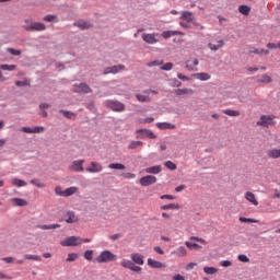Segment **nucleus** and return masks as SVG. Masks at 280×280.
Here are the masks:
<instances>
[{
    "instance_id": "obj_59",
    "label": "nucleus",
    "mask_w": 280,
    "mask_h": 280,
    "mask_svg": "<svg viewBox=\"0 0 280 280\" xmlns=\"http://www.w3.org/2000/svg\"><path fill=\"white\" fill-rule=\"evenodd\" d=\"M189 23H191V22H187L185 20H180L179 25L182 27H185L186 30H189V27H190Z\"/></svg>"
},
{
    "instance_id": "obj_21",
    "label": "nucleus",
    "mask_w": 280,
    "mask_h": 280,
    "mask_svg": "<svg viewBox=\"0 0 280 280\" xmlns=\"http://www.w3.org/2000/svg\"><path fill=\"white\" fill-rule=\"evenodd\" d=\"M258 84H270L272 82V77L269 74H262L257 78Z\"/></svg>"
},
{
    "instance_id": "obj_27",
    "label": "nucleus",
    "mask_w": 280,
    "mask_h": 280,
    "mask_svg": "<svg viewBox=\"0 0 280 280\" xmlns=\"http://www.w3.org/2000/svg\"><path fill=\"white\" fill-rule=\"evenodd\" d=\"M24 30L27 32H34L36 30V23L32 20H25V24L23 25Z\"/></svg>"
},
{
    "instance_id": "obj_61",
    "label": "nucleus",
    "mask_w": 280,
    "mask_h": 280,
    "mask_svg": "<svg viewBox=\"0 0 280 280\" xmlns=\"http://www.w3.org/2000/svg\"><path fill=\"white\" fill-rule=\"evenodd\" d=\"M221 266L223 268H230V266H233V262H231L230 260H223L221 261Z\"/></svg>"
},
{
    "instance_id": "obj_36",
    "label": "nucleus",
    "mask_w": 280,
    "mask_h": 280,
    "mask_svg": "<svg viewBox=\"0 0 280 280\" xmlns=\"http://www.w3.org/2000/svg\"><path fill=\"white\" fill-rule=\"evenodd\" d=\"M238 12L244 14V16H248V14H250V8L248 5H240Z\"/></svg>"
},
{
    "instance_id": "obj_26",
    "label": "nucleus",
    "mask_w": 280,
    "mask_h": 280,
    "mask_svg": "<svg viewBox=\"0 0 280 280\" xmlns=\"http://www.w3.org/2000/svg\"><path fill=\"white\" fill-rule=\"evenodd\" d=\"M75 27H80V30H89L92 27L91 23L84 21V20H80L78 22L74 23Z\"/></svg>"
},
{
    "instance_id": "obj_24",
    "label": "nucleus",
    "mask_w": 280,
    "mask_h": 280,
    "mask_svg": "<svg viewBox=\"0 0 280 280\" xmlns=\"http://www.w3.org/2000/svg\"><path fill=\"white\" fill-rule=\"evenodd\" d=\"M180 21H187V23H192L194 21V13L189 11H184L180 16Z\"/></svg>"
},
{
    "instance_id": "obj_43",
    "label": "nucleus",
    "mask_w": 280,
    "mask_h": 280,
    "mask_svg": "<svg viewBox=\"0 0 280 280\" xmlns=\"http://www.w3.org/2000/svg\"><path fill=\"white\" fill-rule=\"evenodd\" d=\"M238 220H240V222L254 223V224H257V222H259L256 219H250V218H245V217H241Z\"/></svg>"
},
{
    "instance_id": "obj_13",
    "label": "nucleus",
    "mask_w": 280,
    "mask_h": 280,
    "mask_svg": "<svg viewBox=\"0 0 280 280\" xmlns=\"http://www.w3.org/2000/svg\"><path fill=\"white\" fill-rule=\"evenodd\" d=\"M225 43L222 39H219L214 43H209L208 48L210 51H218L219 49H222L224 47Z\"/></svg>"
},
{
    "instance_id": "obj_34",
    "label": "nucleus",
    "mask_w": 280,
    "mask_h": 280,
    "mask_svg": "<svg viewBox=\"0 0 280 280\" xmlns=\"http://www.w3.org/2000/svg\"><path fill=\"white\" fill-rule=\"evenodd\" d=\"M12 185H14V187H26L27 182L23 180V179H19V178H13L11 180Z\"/></svg>"
},
{
    "instance_id": "obj_56",
    "label": "nucleus",
    "mask_w": 280,
    "mask_h": 280,
    "mask_svg": "<svg viewBox=\"0 0 280 280\" xmlns=\"http://www.w3.org/2000/svg\"><path fill=\"white\" fill-rule=\"evenodd\" d=\"M238 261H242L243 264H248L250 259H248V256L246 255H238Z\"/></svg>"
},
{
    "instance_id": "obj_58",
    "label": "nucleus",
    "mask_w": 280,
    "mask_h": 280,
    "mask_svg": "<svg viewBox=\"0 0 280 280\" xmlns=\"http://www.w3.org/2000/svg\"><path fill=\"white\" fill-rule=\"evenodd\" d=\"M190 241H191V242H199L200 244H207V242L205 241V238H200V237H197V236H191V237H190Z\"/></svg>"
},
{
    "instance_id": "obj_38",
    "label": "nucleus",
    "mask_w": 280,
    "mask_h": 280,
    "mask_svg": "<svg viewBox=\"0 0 280 280\" xmlns=\"http://www.w3.org/2000/svg\"><path fill=\"white\" fill-rule=\"evenodd\" d=\"M109 170H126V165L121 164V163H110L108 165Z\"/></svg>"
},
{
    "instance_id": "obj_22",
    "label": "nucleus",
    "mask_w": 280,
    "mask_h": 280,
    "mask_svg": "<svg viewBox=\"0 0 280 280\" xmlns=\"http://www.w3.org/2000/svg\"><path fill=\"white\" fill-rule=\"evenodd\" d=\"M11 202L13 207H27V200L22 198H12Z\"/></svg>"
},
{
    "instance_id": "obj_11",
    "label": "nucleus",
    "mask_w": 280,
    "mask_h": 280,
    "mask_svg": "<svg viewBox=\"0 0 280 280\" xmlns=\"http://www.w3.org/2000/svg\"><path fill=\"white\" fill-rule=\"evenodd\" d=\"M74 93H93V90L86 83H80L79 85H74Z\"/></svg>"
},
{
    "instance_id": "obj_29",
    "label": "nucleus",
    "mask_w": 280,
    "mask_h": 280,
    "mask_svg": "<svg viewBox=\"0 0 280 280\" xmlns=\"http://www.w3.org/2000/svg\"><path fill=\"white\" fill-rule=\"evenodd\" d=\"M172 255H176L177 257H186L187 248L180 246L176 250H173Z\"/></svg>"
},
{
    "instance_id": "obj_53",
    "label": "nucleus",
    "mask_w": 280,
    "mask_h": 280,
    "mask_svg": "<svg viewBox=\"0 0 280 280\" xmlns=\"http://www.w3.org/2000/svg\"><path fill=\"white\" fill-rule=\"evenodd\" d=\"M8 54H11V56H21V50L14 49V48H7Z\"/></svg>"
},
{
    "instance_id": "obj_57",
    "label": "nucleus",
    "mask_w": 280,
    "mask_h": 280,
    "mask_svg": "<svg viewBox=\"0 0 280 280\" xmlns=\"http://www.w3.org/2000/svg\"><path fill=\"white\" fill-rule=\"evenodd\" d=\"M178 80H183L184 82H189L191 80L189 77L183 74V73H177Z\"/></svg>"
},
{
    "instance_id": "obj_6",
    "label": "nucleus",
    "mask_w": 280,
    "mask_h": 280,
    "mask_svg": "<svg viewBox=\"0 0 280 280\" xmlns=\"http://www.w3.org/2000/svg\"><path fill=\"white\" fill-rule=\"evenodd\" d=\"M120 266L122 268H127L128 270H132V272H141V267L136 266V264L132 262V260H129V259H122L120 261Z\"/></svg>"
},
{
    "instance_id": "obj_50",
    "label": "nucleus",
    "mask_w": 280,
    "mask_h": 280,
    "mask_svg": "<svg viewBox=\"0 0 280 280\" xmlns=\"http://www.w3.org/2000/svg\"><path fill=\"white\" fill-rule=\"evenodd\" d=\"M22 132H26L28 135H34L36 132V127H33V128L24 127V128H22Z\"/></svg>"
},
{
    "instance_id": "obj_16",
    "label": "nucleus",
    "mask_w": 280,
    "mask_h": 280,
    "mask_svg": "<svg viewBox=\"0 0 280 280\" xmlns=\"http://www.w3.org/2000/svg\"><path fill=\"white\" fill-rule=\"evenodd\" d=\"M66 222L67 224H75V222H78V215H75V212L68 211L66 213Z\"/></svg>"
},
{
    "instance_id": "obj_2",
    "label": "nucleus",
    "mask_w": 280,
    "mask_h": 280,
    "mask_svg": "<svg viewBox=\"0 0 280 280\" xmlns=\"http://www.w3.org/2000/svg\"><path fill=\"white\" fill-rule=\"evenodd\" d=\"M105 106L114 113H124L126 110V105L119 101H106Z\"/></svg>"
},
{
    "instance_id": "obj_4",
    "label": "nucleus",
    "mask_w": 280,
    "mask_h": 280,
    "mask_svg": "<svg viewBox=\"0 0 280 280\" xmlns=\"http://www.w3.org/2000/svg\"><path fill=\"white\" fill-rule=\"evenodd\" d=\"M142 40L147 43V45H156V43H159V33H143Z\"/></svg>"
},
{
    "instance_id": "obj_40",
    "label": "nucleus",
    "mask_w": 280,
    "mask_h": 280,
    "mask_svg": "<svg viewBox=\"0 0 280 280\" xmlns=\"http://www.w3.org/2000/svg\"><path fill=\"white\" fill-rule=\"evenodd\" d=\"M49 104H47V103H43V104H40L39 105V109L42 110L40 113H39V115L42 116V117H47V112H45V108H49Z\"/></svg>"
},
{
    "instance_id": "obj_63",
    "label": "nucleus",
    "mask_w": 280,
    "mask_h": 280,
    "mask_svg": "<svg viewBox=\"0 0 280 280\" xmlns=\"http://www.w3.org/2000/svg\"><path fill=\"white\" fill-rule=\"evenodd\" d=\"M36 31H37V32H43V31H45V24H43V23H36Z\"/></svg>"
},
{
    "instance_id": "obj_9",
    "label": "nucleus",
    "mask_w": 280,
    "mask_h": 280,
    "mask_svg": "<svg viewBox=\"0 0 280 280\" xmlns=\"http://www.w3.org/2000/svg\"><path fill=\"white\" fill-rule=\"evenodd\" d=\"M156 184V176L154 175H147L140 178V185L142 187H150V185Z\"/></svg>"
},
{
    "instance_id": "obj_42",
    "label": "nucleus",
    "mask_w": 280,
    "mask_h": 280,
    "mask_svg": "<svg viewBox=\"0 0 280 280\" xmlns=\"http://www.w3.org/2000/svg\"><path fill=\"white\" fill-rule=\"evenodd\" d=\"M162 211H167L170 209H179L178 205L175 203H170V205H164L161 207Z\"/></svg>"
},
{
    "instance_id": "obj_17",
    "label": "nucleus",
    "mask_w": 280,
    "mask_h": 280,
    "mask_svg": "<svg viewBox=\"0 0 280 280\" xmlns=\"http://www.w3.org/2000/svg\"><path fill=\"white\" fill-rule=\"evenodd\" d=\"M156 128L160 130H176V125L170 122H158Z\"/></svg>"
},
{
    "instance_id": "obj_33",
    "label": "nucleus",
    "mask_w": 280,
    "mask_h": 280,
    "mask_svg": "<svg viewBox=\"0 0 280 280\" xmlns=\"http://www.w3.org/2000/svg\"><path fill=\"white\" fill-rule=\"evenodd\" d=\"M59 113L61 115H63V117H66V119H75V117H78V115L75 113H72L69 110L60 109Z\"/></svg>"
},
{
    "instance_id": "obj_60",
    "label": "nucleus",
    "mask_w": 280,
    "mask_h": 280,
    "mask_svg": "<svg viewBox=\"0 0 280 280\" xmlns=\"http://www.w3.org/2000/svg\"><path fill=\"white\" fill-rule=\"evenodd\" d=\"M56 19V15H46L44 16L43 21H46L47 23H51Z\"/></svg>"
},
{
    "instance_id": "obj_23",
    "label": "nucleus",
    "mask_w": 280,
    "mask_h": 280,
    "mask_svg": "<svg viewBox=\"0 0 280 280\" xmlns=\"http://www.w3.org/2000/svg\"><path fill=\"white\" fill-rule=\"evenodd\" d=\"M73 194H78V187L72 186L63 190L62 198H69V196H73Z\"/></svg>"
},
{
    "instance_id": "obj_31",
    "label": "nucleus",
    "mask_w": 280,
    "mask_h": 280,
    "mask_svg": "<svg viewBox=\"0 0 280 280\" xmlns=\"http://www.w3.org/2000/svg\"><path fill=\"white\" fill-rule=\"evenodd\" d=\"M148 266H150V268H163V262L149 258Z\"/></svg>"
},
{
    "instance_id": "obj_64",
    "label": "nucleus",
    "mask_w": 280,
    "mask_h": 280,
    "mask_svg": "<svg viewBox=\"0 0 280 280\" xmlns=\"http://www.w3.org/2000/svg\"><path fill=\"white\" fill-rule=\"evenodd\" d=\"M268 49H279V44L269 43L267 44Z\"/></svg>"
},
{
    "instance_id": "obj_55",
    "label": "nucleus",
    "mask_w": 280,
    "mask_h": 280,
    "mask_svg": "<svg viewBox=\"0 0 280 280\" xmlns=\"http://www.w3.org/2000/svg\"><path fill=\"white\" fill-rule=\"evenodd\" d=\"M122 178H127L128 180H130L132 178H137V175H135V173H124Z\"/></svg>"
},
{
    "instance_id": "obj_51",
    "label": "nucleus",
    "mask_w": 280,
    "mask_h": 280,
    "mask_svg": "<svg viewBox=\"0 0 280 280\" xmlns=\"http://www.w3.org/2000/svg\"><path fill=\"white\" fill-rule=\"evenodd\" d=\"M152 121H154V118L152 117H147V118H140L138 119V124H152Z\"/></svg>"
},
{
    "instance_id": "obj_12",
    "label": "nucleus",
    "mask_w": 280,
    "mask_h": 280,
    "mask_svg": "<svg viewBox=\"0 0 280 280\" xmlns=\"http://www.w3.org/2000/svg\"><path fill=\"white\" fill-rule=\"evenodd\" d=\"M90 174H97L104 170V167L98 162H91L90 166L85 168Z\"/></svg>"
},
{
    "instance_id": "obj_37",
    "label": "nucleus",
    "mask_w": 280,
    "mask_h": 280,
    "mask_svg": "<svg viewBox=\"0 0 280 280\" xmlns=\"http://www.w3.org/2000/svg\"><path fill=\"white\" fill-rule=\"evenodd\" d=\"M224 115H229V117H240V110L235 109H224Z\"/></svg>"
},
{
    "instance_id": "obj_20",
    "label": "nucleus",
    "mask_w": 280,
    "mask_h": 280,
    "mask_svg": "<svg viewBox=\"0 0 280 280\" xmlns=\"http://www.w3.org/2000/svg\"><path fill=\"white\" fill-rule=\"evenodd\" d=\"M174 94L177 95L178 97L183 95H194V91L191 89H177L174 91Z\"/></svg>"
},
{
    "instance_id": "obj_15",
    "label": "nucleus",
    "mask_w": 280,
    "mask_h": 280,
    "mask_svg": "<svg viewBox=\"0 0 280 280\" xmlns=\"http://www.w3.org/2000/svg\"><path fill=\"white\" fill-rule=\"evenodd\" d=\"M130 258L133 264H137V266H143V264H144L143 255H141L139 253L131 254Z\"/></svg>"
},
{
    "instance_id": "obj_32",
    "label": "nucleus",
    "mask_w": 280,
    "mask_h": 280,
    "mask_svg": "<svg viewBox=\"0 0 280 280\" xmlns=\"http://www.w3.org/2000/svg\"><path fill=\"white\" fill-rule=\"evenodd\" d=\"M249 54H256L257 56H261V54H265V56H268L270 54L269 50H265L264 48H250Z\"/></svg>"
},
{
    "instance_id": "obj_8",
    "label": "nucleus",
    "mask_w": 280,
    "mask_h": 280,
    "mask_svg": "<svg viewBox=\"0 0 280 280\" xmlns=\"http://www.w3.org/2000/svg\"><path fill=\"white\" fill-rule=\"evenodd\" d=\"M136 132L140 139H156V135L150 129H138Z\"/></svg>"
},
{
    "instance_id": "obj_30",
    "label": "nucleus",
    "mask_w": 280,
    "mask_h": 280,
    "mask_svg": "<svg viewBox=\"0 0 280 280\" xmlns=\"http://www.w3.org/2000/svg\"><path fill=\"white\" fill-rule=\"evenodd\" d=\"M180 35H183V33L177 32V31H164L162 33V36L164 38H172V36H180Z\"/></svg>"
},
{
    "instance_id": "obj_35",
    "label": "nucleus",
    "mask_w": 280,
    "mask_h": 280,
    "mask_svg": "<svg viewBox=\"0 0 280 280\" xmlns=\"http://www.w3.org/2000/svg\"><path fill=\"white\" fill-rule=\"evenodd\" d=\"M136 98L138 100V102H142V103L152 102V98H150L149 95L137 94Z\"/></svg>"
},
{
    "instance_id": "obj_47",
    "label": "nucleus",
    "mask_w": 280,
    "mask_h": 280,
    "mask_svg": "<svg viewBox=\"0 0 280 280\" xmlns=\"http://www.w3.org/2000/svg\"><path fill=\"white\" fill-rule=\"evenodd\" d=\"M84 259H86L88 261L93 260V249H89L84 253Z\"/></svg>"
},
{
    "instance_id": "obj_39",
    "label": "nucleus",
    "mask_w": 280,
    "mask_h": 280,
    "mask_svg": "<svg viewBox=\"0 0 280 280\" xmlns=\"http://www.w3.org/2000/svg\"><path fill=\"white\" fill-rule=\"evenodd\" d=\"M143 145L142 141H132L129 145V150H137V148H141Z\"/></svg>"
},
{
    "instance_id": "obj_10",
    "label": "nucleus",
    "mask_w": 280,
    "mask_h": 280,
    "mask_svg": "<svg viewBox=\"0 0 280 280\" xmlns=\"http://www.w3.org/2000/svg\"><path fill=\"white\" fill-rule=\"evenodd\" d=\"M71 172H84V160H77L73 161L72 164L69 166Z\"/></svg>"
},
{
    "instance_id": "obj_7",
    "label": "nucleus",
    "mask_w": 280,
    "mask_h": 280,
    "mask_svg": "<svg viewBox=\"0 0 280 280\" xmlns=\"http://www.w3.org/2000/svg\"><path fill=\"white\" fill-rule=\"evenodd\" d=\"M124 69H126V66L124 65L107 67L104 69L103 75H108L110 73L115 75L116 73H119V71H124Z\"/></svg>"
},
{
    "instance_id": "obj_49",
    "label": "nucleus",
    "mask_w": 280,
    "mask_h": 280,
    "mask_svg": "<svg viewBox=\"0 0 280 280\" xmlns=\"http://www.w3.org/2000/svg\"><path fill=\"white\" fill-rule=\"evenodd\" d=\"M78 257H79L78 254H75V253H70V254H68V258L66 259V261H69V262L75 261V260L78 259Z\"/></svg>"
},
{
    "instance_id": "obj_28",
    "label": "nucleus",
    "mask_w": 280,
    "mask_h": 280,
    "mask_svg": "<svg viewBox=\"0 0 280 280\" xmlns=\"http://www.w3.org/2000/svg\"><path fill=\"white\" fill-rule=\"evenodd\" d=\"M268 159H280V149H270L267 151Z\"/></svg>"
},
{
    "instance_id": "obj_62",
    "label": "nucleus",
    "mask_w": 280,
    "mask_h": 280,
    "mask_svg": "<svg viewBox=\"0 0 280 280\" xmlns=\"http://www.w3.org/2000/svg\"><path fill=\"white\" fill-rule=\"evenodd\" d=\"M55 194H57V196H61L62 197V194H65V190H62V187L57 186L55 188Z\"/></svg>"
},
{
    "instance_id": "obj_3",
    "label": "nucleus",
    "mask_w": 280,
    "mask_h": 280,
    "mask_svg": "<svg viewBox=\"0 0 280 280\" xmlns=\"http://www.w3.org/2000/svg\"><path fill=\"white\" fill-rule=\"evenodd\" d=\"M277 117L275 115H262L260 116L257 126H261L262 128H268V126H275L277 121H275Z\"/></svg>"
},
{
    "instance_id": "obj_14",
    "label": "nucleus",
    "mask_w": 280,
    "mask_h": 280,
    "mask_svg": "<svg viewBox=\"0 0 280 280\" xmlns=\"http://www.w3.org/2000/svg\"><path fill=\"white\" fill-rule=\"evenodd\" d=\"M198 59H189L186 61L185 68L188 69V71H198Z\"/></svg>"
},
{
    "instance_id": "obj_1",
    "label": "nucleus",
    "mask_w": 280,
    "mask_h": 280,
    "mask_svg": "<svg viewBox=\"0 0 280 280\" xmlns=\"http://www.w3.org/2000/svg\"><path fill=\"white\" fill-rule=\"evenodd\" d=\"M110 261H117V255L110 250H103L96 258V264H110Z\"/></svg>"
},
{
    "instance_id": "obj_19",
    "label": "nucleus",
    "mask_w": 280,
    "mask_h": 280,
    "mask_svg": "<svg viewBox=\"0 0 280 280\" xmlns=\"http://www.w3.org/2000/svg\"><path fill=\"white\" fill-rule=\"evenodd\" d=\"M192 78H196V80H200L201 82H207V80H211V74L207 72H199L192 74Z\"/></svg>"
},
{
    "instance_id": "obj_44",
    "label": "nucleus",
    "mask_w": 280,
    "mask_h": 280,
    "mask_svg": "<svg viewBox=\"0 0 280 280\" xmlns=\"http://www.w3.org/2000/svg\"><path fill=\"white\" fill-rule=\"evenodd\" d=\"M0 69H2V71H14V69H16V66H14V65H1Z\"/></svg>"
},
{
    "instance_id": "obj_5",
    "label": "nucleus",
    "mask_w": 280,
    "mask_h": 280,
    "mask_svg": "<svg viewBox=\"0 0 280 280\" xmlns=\"http://www.w3.org/2000/svg\"><path fill=\"white\" fill-rule=\"evenodd\" d=\"M61 246H80L82 244V238L80 236H70L61 241Z\"/></svg>"
},
{
    "instance_id": "obj_54",
    "label": "nucleus",
    "mask_w": 280,
    "mask_h": 280,
    "mask_svg": "<svg viewBox=\"0 0 280 280\" xmlns=\"http://www.w3.org/2000/svg\"><path fill=\"white\" fill-rule=\"evenodd\" d=\"M39 229H44V230H47V229H60V225L59 224L39 225Z\"/></svg>"
},
{
    "instance_id": "obj_25",
    "label": "nucleus",
    "mask_w": 280,
    "mask_h": 280,
    "mask_svg": "<svg viewBox=\"0 0 280 280\" xmlns=\"http://www.w3.org/2000/svg\"><path fill=\"white\" fill-rule=\"evenodd\" d=\"M161 165L150 166L145 168L147 174H161L162 172Z\"/></svg>"
},
{
    "instance_id": "obj_41",
    "label": "nucleus",
    "mask_w": 280,
    "mask_h": 280,
    "mask_svg": "<svg viewBox=\"0 0 280 280\" xmlns=\"http://www.w3.org/2000/svg\"><path fill=\"white\" fill-rule=\"evenodd\" d=\"M164 165L167 170H171L172 172H174L177 168L176 163L172 161H166Z\"/></svg>"
},
{
    "instance_id": "obj_18",
    "label": "nucleus",
    "mask_w": 280,
    "mask_h": 280,
    "mask_svg": "<svg viewBox=\"0 0 280 280\" xmlns=\"http://www.w3.org/2000/svg\"><path fill=\"white\" fill-rule=\"evenodd\" d=\"M245 199L254 205V207H258L259 205V201H257V198H255V194H253L252 191L245 192Z\"/></svg>"
},
{
    "instance_id": "obj_45",
    "label": "nucleus",
    "mask_w": 280,
    "mask_h": 280,
    "mask_svg": "<svg viewBox=\"0 0 280 280\" xmlns=\"http://www.w3.org/2000/svg\"><path fill=\"white\" fill-rule=\"evenodd\" d=\"M203 272H206V275H215V272H218V269H215V267H205Z\"/></svg>"
},
{
    "instance_id": "obj_52",
    "label": "nucleus",
    "mask_w": 280,
    "mask_h": 280,
    "mask_svg": "<svg viewBox=\"0 0 280 280\" xmlns=\"http://www.w3.org/2000/svg\"><path fill=\"white\" fill-rule=\"evenodd\" d=\"M185 246H187V248H189L190 250H194V248H200V245L187 241L185 242Z\"/></svg>"
},
{
    "instance_id": "obj_48",
    "label": "nucleus",
    "mask_w": 280,
    "mask_h": 280,
    "mask_svg": "<svg viewBox=\"0 0 280 280\" xmlns=\"http://www.w3.org/2000/svg\"><path fill=\"white\" fill-rule=\"evenodd\" d=\"M163 65V60H154L147 63V67H161Z\"/></svg>"
},
{
    "instance_id": "obj_46",
    "label": "nucleus",
    "mask_w": 280,
    "mask_h": 280,
    "mask_svg": "<svg viewBox=\"0 0 280 280\" xmlns=\"http://www.w3.org/2000/svg\"><path fill=\"white\" fill-rule=\"evenodd\" d=\"M174 69V63L172 62H166L164 66L161 67L162 71H172Z\"/></svg>"
}]
</instances>
